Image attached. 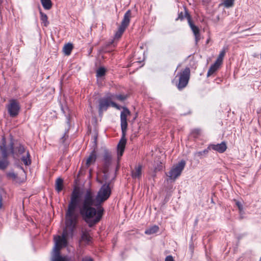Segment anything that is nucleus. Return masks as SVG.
I'll return each mask as SVG.
<instances>
[{"label":"nucleus","mask_w":261,"mask_h":261,"mask_svg":"<svg viewBox=\"0 0 261 261\" xmlns=\"http://www.w3.org/2000/svg\"><path fill=\"white\" fill-rule=\"evenodd\" d=\"M96 159V154L94 150L92 151L86 160V165L87 167L93 164Z\"/></svg>","instance_id":"15"},{"label":"nucleus","mask_w":261,"mask_h":261,"mask_svg":"<svg viewBox=\"0 0 261 261\" xmlns=\"http://www.w3.org/2000/svg\"><path fill=\"white\" fill-rule=\"evenodd\" d=\"M186 165L185 161L182 160L177 164L173 166L169 172L166 173V175L168 177V180L175 181V180L180 175L182 171L184 170Z\"/></svg>","instance_id":"5"},{"label":"nucleus","mask_w":261,"mask_h":261,"mask_svg":"<svg viewBox=\"0 0 261 261\" xmlns=\"http://www.w3.org/2000/svg\"><path fill=\"white\" fill-rule=\"evenodd\" d=\"M236 204L238 206L240 212H241L243 210V205H242V204L240 202L237 201L236 202Z\"/></svg>","instance_id":"33"},{"label":"nucleus","mask_w":261,"mask_h":261,"mask_svg":"<svg viewBox=\"0 0 261 261\" xmlns=\"http://www.w3.org/2000/svg\"><path fill=\"white\" fill-rule=\"evenodd\" d=\"M111 105L115 108H118L117 105L114 102L112 101L109 98H102L99 100V113L100 115H102V113L106 111L108 107Z\"/></svg>","instance_id":"8"},{"label":"nucleus","mask_w":261,"mask_h":261,"mask_svg":"<svg viewBox=\"0 0 261 261\" xmlns=\"http://www.w3.org/2000/svg\"><path fill=\"white\" fill-rule=\"evenodd\" d=\"M116 98L120 101H123L126 98V96L124 95L120 94L116 95Z\"/></svg>","instance_id":"31"},{"label":"nucleus","mask_w":261,"mask_h":261,"mask_svg":"<svg viewBox=\"0 0 261 261\" xmlns=\"http://www.w3.org/2000/svg\"><path fill=\"white\" fill-rule=\"evenodd\" d=\"M68 138V135L67 134V132H66L64 134L63 136L60 139V142L62 144H64L66 143V140Z\"/></svg>","instance_id":"29"},{"label":"nucleus","mask_w":261,"mask_h":261,"mask_svg":"<svg viewBox=\"0 0 261 261\" xmlns=\"http://www.w3.org/2000/svg\"><path fill=\"white\" fill-rule=\"evenodd\" d=\"M65 225L66 226L63 230L62 236L61 237L58 236L54 237L55 244L53 251L51 261H69L68 257L60 255V251L62 248L66 246L67 239L72 237L75 226L72 228L68 226L66 219Z\"/></svg>","instance_id":"2"},{"label":"nucleus","mask_w":261,"mask_h":261,"mask_svg":"<svg viewBox=\"0 0 261 261\" xmlns=\"http://www.w3.org/2000/svg\"><path fill=\"white\" fill-rule=\"evenodd\" d=\"M63 180L61 178H58L56 181V189L58 192H61L63 189Z\"/></svg>","instance_id":"21"},{"label":"nucleus","mask_w":261,"mask_h":261,"mask_svg":"<svg viewBox=\"0 0 261 261\" xmlns=\"http://www.w3.org/2000/svg\"><path fill=\"white\" fill-rule=\"evenodd\" d=\"M130 114V111L126 108H124L121 112V127L122 133V137L117 145L118 161H119L120 158L123 155L124 151L126 140L125 139L126 131L127 127V117Z\"/></svg>","instance_id":"3"},{"label":"nucleus","mask_w":261,"mask_h":261,"mask_svg":"<svg viewBox=\"0 0 261 261\" xmlns=\"http://www.w3.org/2000/svg\"><path fill=\"white\" fill-rule=\"evenodd\" d=\"M259 261H261V256H260V258L259 259Z\"/></svg>","instance_id":"38"},{"label":"nucleus","mask_w":261,"mask_h":261,"mask_svg":"<svg viewBox=\"0 0 261 261\" xmlns=\"http://www.w3.org/2000/svg\"><path fill=\"white\" fill-rule=\"evenodd\" d=\"M234 0H224L220 6H224L226 8H230L233 6Z\"/></svg>","instance_id":"26"},{"label":"nucleus","mask_w":261,"mask_h":261,"mask_svg":"<svg viewBox=\"0 0 261 261\" xmlns=\"http://www.w3.org/2000/svg\"><path fill=\"white\" fill-rule=\"evenodd\" d=\"M41 3L45 10H50L53 6V3L51 0H40Z\"/></svg>","instance_id":"17"},{"label":"nucleus","mask_w":261,"mask_h":261,"mask_svg":"<svg viewBox=\"0 0 261 261\" xmlns=\"http://www.w3.org/2000/svg\"><path fill=\"white\" fill-rule=\"evenodd\" d=\"M111 160L112 156L111 154L107 151H106L103 155V162L105 168L104 171L105 172H106V168H108V167L110 165L111 163Z\"/></svg>","instance_id":"12"},{"label":"nucleus","mask_w":261,"mask_h":261,"mask_svg":"<svg viewBox=\"0 0 261 261\" xmlns=\"http://www.w3.org/2000/svg\"><path fill=\"white\" fill-rule=\"evenodd\" d=\"M6 107L8 113L11 117H15L18 115L20 107L19 102L16 100H10Z\"/></svg>","instance_id":"6"},{"label":"nucleus","mask_w":261,"mask_h":261,"mask_svg":"<svg viewBox=\"0 0 261 261\" xmlns=\"http://www.w3.org/2000/svg\"><path fill=\"white\" fill-rule=\"evenodd\" d=\"M0 150L2 152V154L3 157L7 158L8 153L7 152V148L6 147L5 141H4L2 145L0 146Z\"/></svg>","instance_id":"23"},{"label":"nucleus","mask_w":261,"mask_h":261,"mask_svg":"<svg viewBox=\"0 0 261 261\" xmlns=\"http://www.w3.org/2000/svg\"><path fill=\"white\" fill-rule=\"evenodd\" d=\"M220 65L221 64L215 62L214 64L211 65L209 70H208L207 73V76H210L211 75H212L218 69Z\"/></svg>","instance_id":"16"},{"label":"nucleus","mask_w":261,"mask_h":261,"mask_svg":"<svg viewBox=\"0 0 261 261\" xmlns=\"http://www.w3.org/2000/svg\"><path fill=\"white\" fill-rule=\"evenodd\" d=\"M82 261H93V260L91 257L86 256L83 259Z\"/></svg>","instance_id":"35"},{"label":"nucleus","mask_w":261,"mask_h":261,"mask_svg":"<svg viewBox=\"0 0 261 261\" xmlns=\"http://www.w3.org/2000/svg\"><path fill=\"white\" fill-rule=\"evenodd\" d=\"M40 19L43 25L45 27L48 26L49 22L48 21V17L46 14L43 13L42 11L40 12Z\"/></svg>","instance_id":"19"},{"label":"nucleus","mask_w":261,"mask_h":261,"mask_svg":"<svg viewBox=\"0 0 261 261\" xmlns=\"http://www.w3.org/2000/svg\"><path fill=\"white\" fill-rule=\"evenodd\" d=\"M208 149H213L219 153H223L226 150L227 146L226 143L224 142H222L220 144L210 145Z\"/></svg>","instance_id":"10"},{"label":"nucleus","mask_w":261,"mask_h":261,"mask_svg":"<svg viewBox=\"0 0 261 261\" xmlns=\"http://www.w3.org/2000/svg\"><path fill=\"white\" fill-rule=\"evenodd\" d=\"M184 16L183 15V14L182 12H181L178 14V18H177V19L182 20L184 19Z\"/></svg>","instance_id":"36"},{"label":"nucleus","mask_w":261,"mask_h":261,"mask_svg":"<svg viewBox=\"0 0 261 261\" xmlns=\"http://www.w3.org/2000/svg\"><path fill=\"white\" fill-rule=\"evenodd\" d=\"M165 261H174L173 257L169 255L166 257Z\"/></svg>","instance_id":"34"},{"label":"nucleus","mask_w":261,"mask_h":261,"mask_svg":"<svg viewBox=\"0 0 261 261\" xmlns=\"http://www.w3.org/2000/svg\"><path fill=\"white\" fill-rule=\"evenodd\" d=\"M131 17V11L130 10H128L124 14L123 19L121 22V24L120 27H122L123 28L126 29V27L128 25L130 19Z\"/></svg>","instance_id":"11"},{"label":"nucleus","mask_w":261,"mask_h":261,"mask_svg":"<svg viewBox=\"0 0 261 261\" xmlns=\"http://www.w3.org/2000/svg\"><path fill=\"white\" fill-rule=\"evenodd\" d=\"M3 207V198L1 195H0V209Z\"/></svg>","instance_id":"37"},{"label":"nucleus","mask_w":261,"mask_h":261,"mask_svg":"<svg viewBox=\"0 0 261 261\" xmlns=\"http://www.w3.org/2000/svg\"><path fill=\"white\" fill-rule=\"evenodd\" d=\"M92 238L89 234V232L86 230H83L82 231V236L81 241L84 242L86 244L90 243Z\"/></svg>","instance_id":"13"},{"label":"nucleus","mask_w":261,"mask_h":261,"mask_svg":"<svg viewBox=\"0 0 261 261\" xmlns=\"http://www.w3.org/2000/svg\"><path fill=\"white\" fill-rule=\"evenodd\" d=\"M11 152L13 154L14 158H20L24 164L26 166L29 165L31 163L30 155L28 150H26L23 146L19 145L13 148V145H11Z\"/></svg>","instance_id":"4"},{"label":"nucleus","mask_w":261,"mask_h":261,"mask_svg":"<svg viewBox=\"0 0 261 261\" xmlns=\"http://www.w3.org/2000/svg\"><path fill=\"white\" fill-rule=\"evenodd\" d=\"M7 176L13 179H16L17 177L16 174L14 172H9L7 173Z\"/></svg>","instance_id":"32"},{"label":"nucleus","mask_w":261,"mask_h":261,"mask_svg":"<svg viewBox=\"0 0 261 261\" xmlns=\"http://www.w3.org/2000/svg\"><path fill=\"white\" fill-rule=\"evenodd\" d=\"M200 129H195L192 130V134L194 137H197L200 135Z\"/></svg>","instance_id":"30"},{"label":"nucleus","mask_w":261,"mask_h":261,"mask_svg":"<svg viewBox=\"0 0 261 261\" xmlns=\"http://www.w3.org/2000/svg\"><path fill=\"white\" fill-rule=\"evenodd\" d=\"M142 174V166L138 165L136 166L134 169L132 171V176L133 178H139Z\"/></svg>","instance_id":"14"},{"label":"nucleus","mask_w":261,"mask_h":261,"mask_svg":"<svg viewBox=\"0 0 261 261\" xmlns=\"http://www.w3.org/2000/svg\"><path fill=\"white\" fill-rule=\"evenodd\" d=\"M225 53H226L225 49L224 48H223L220 51V53L219 55V56L217 58V59L215 62L221 65V64L222 63L223 58L225 55Z\"/></svg>","instance_id":"25"},{"label":"nucleus","mask_w":261,"mask_h":261,"mask_svg":"<svg viewBox=\"0 0 261 261\" xmlns=\"http://www.w3.org/2000/svg\"><path fill=\"white\" fill-rule=\"evenodd\" d=\"M73 48L72 44L71 43H68L63 47V51L66 55H69Z\"/></svg>","instance_id":"22"},{"label":"nucleus","mask_w":261,"mask_h":261,"mask_svg":"<svg viewBox=\"0 0 261 261\" xmlns=\"http://www.w3.org/2000/svg\"><path fill=\"white\" fill-rule=\"evenodd\" d=\"M210 150V149H208V147L207 149H205L203 151L195 152L194 153V156H195V157H197V158H199L201 159V158H202V156L206 155L208 153Z\"/></svg>","instance_id":"24"},{"label":"nucleus","mask_w":261,"mask_h":261,"mask_svg":"<svg viewBox=\"0 0 261 261\" xmlns=\"http://www.w3.org/2000/svg\"><path fill=\"white\" fill-rule=\"evenodd\" d=\"M190 70L189 68H186L179 73V83L177 85L178 89H182L188 84L190 78Z\"/></svg>","instance_id":"7"},{"label":"nucleus","mask_w":261,"mask_h":261,"mask_svg":"<svg viewBox=\"0 0 261 261\" xmlns=\"http://www.w3.org/2000/svg\"><path fill=\"white\" fill-rule=\"evenodd\" d=\"M185 17H187V18L188 19V22H189V25H190L191 30H192L193 33L194 34V36H195V41L196 43H197L200 38L199 29L192 22L191 19H190V16L189 15V14L187 13V12H186Z\"/></svg>","instance_id":"9"},{"label":"nucleus","mask_w":261,"mask_h":261,"mask_svg":"<svg viewBox=\"0 0 261 261\" xmlns=\"http://www.w3.org/2000/svg\"><path fill=\"white\" fill-rule=\"evenodd\" d=\"M7 158H4L3 156L0 157V169H5L7 167L9 164V162L7 159Z\"/></svg>","instance_id":"18"},{"label":"nucleus","mask_w":261,"mask_h":261,"mask_svg":"<svg viewBox=\"0 0 261 261\" xmlns=\"http://www.w3.org/2000/svg\"><path fill=\"white\" fill-rule=\"evenodd\" d=\"M159 227L156 225H154L145 231V233L146 234H152L157 232L159 230Z\"/></svg>","instance_id":"20"},{"label":"nucleus","mask_w":261,"mask_h":261,"mask_svg":"<svg viewBox=\"0 0 261 261\" xmlns=\"http://www.w3.org/2000/svg\"><path fill=\"white\" fill-rule=\"evenodd\" d=\"M106 70L103 67H100L96 71V75L97 77H101L105 74Z\"/></svg>","instance_id":"27"},{"label":"nucleus","mask_w":261,"mask_h":261,"mask_svg":"<svg viewBox=\"0 0 261 261\" xmlns=\"http://www.w3.org/2000/svg\"><path fill=\"white\" fill-rule=\"evenodd\" d=\"M111 194L109 184H104L96 196L91 189L85 191L83 196L79 189L72 192L68 209L65 214L67 224L73 228L76 226L79 217L76 208H78L83 220L91 227L101 219L103 212L101 204L106 201Z\"/></svg>","instance_id":"1"},{"label":"nucleus","mask_w":261,"mask_h":261,"mask_svg":"<svg viewBox=\"0 0 261 261\" xmlns=\"http://www.w3.org/2000/svg\"><path fill=\"white\" fill-rule=\"evenodd\" d=\"M125 29L123 28L122 27H119L118 30L115 34V38H119L122 35L123 33L125 31Z\"/></svg>","instance_id":"28"}]
</instances>
